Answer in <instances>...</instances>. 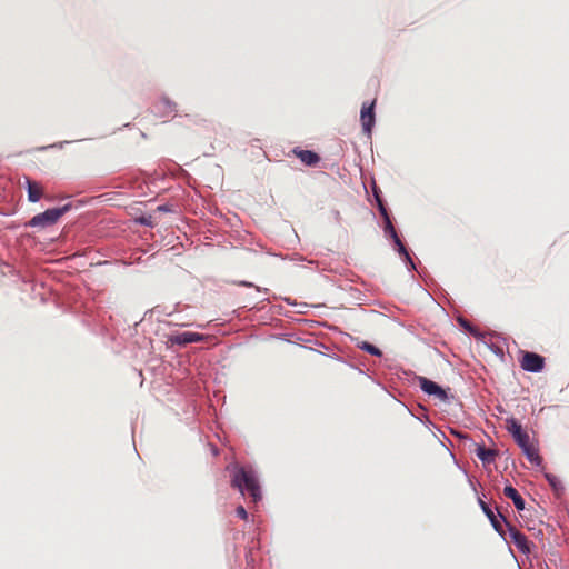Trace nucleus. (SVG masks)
<instances>
[{
    "label": "nucleus",
    "instance_id": "f257e3e1",
    "mask_svg": "<svg viewBox=\"0 0 569 569\" xmlns=\"http://www.w3.org/2000/svg\"><path fill=\"white\" fill-rule=\"evenodd\" d=\"M231 485L232 487L239 489L242 495L244 493V490H247L253 502H257L261 499L260 485L252 469L237 467L231 480Z\"/></svg>",
    "mask_w": 569,
    "mask_h": 569
},
{
    "label": "nucleus",
    "instance_id": "f03ea898",
    "mask_svg": "<svg viewBox=\"0 0 569 569\" xmlns=\"http://www.w3.org/2000/svg\"><path fill=\"white\" fill-rule=\"evenodd\" d=\"M70 209V204H66L61 208H51L44 212L38 213L32 217L27 223V227L31 228H47L56 224L60 218Z\"/></svg>",
    "mask_w": 569,
    "mask_h": 569
},
{
    "label": "nucleus",
    "instance_id": "7ed1b4c3",
    "mask_svg": "<svg viewBox=\"0 0 569 569\" xmlns=\"http://www.w3.org/2000/svg\"><path fill=\"white\" fill-rule=\"evenodd\" d=\"M506 522L508 529V539L521 551L522 553H530V542L527 537L520 532L515 526L509 523L506 518L500 515Z\"/></svg>",
    "mask_w": 569,
    "mask_h": 569
},
{
    "label": "nucleus",
    "instance_id": "20e7f679",
    "mask_svg": "<svg viewBox=\"0 0 569 569\" xmlns=\"http://www.w3.org/2000/svg\"><path fill=\"white\" fill-rule=\"evenodd\" d=\"M545 367V358L535 352H525L521 359V368L529 372H540Z\"/></svg>",
    "mask_w": 569,
    "mask_h": 569
},
{
    "label": "nucleus",
    "instance_id": "39448f33",
    "mask_svg": "<svg viewBox=\"0 0 569 569\" xmlns=\"http://www.w3.org/2000/svg\"><path fill=\"white\" fill-rule=\"evenodd\" d=\"M204 340V336L198 332H181L168 336V342L171 345L186 346L193 342H201Z\"/></svg>",
    "mask_w": 569,
    "mask_h": 569
},
{
    "label": "nucleus",
    "instance_id": "423d86ee",
    "mask_svg": "<svg viewBox=\"0 0 569 569\" xmlns=\"http://www.w3.org/2000/svg\"><path fill=\"white\" fill-rule=\"evenodd\" d=\"M507 430L512 435L519 447L526 446L530 441V436L522 429V426L516 419L507 420Z\"/></svg>",
    "mask_w": 569,
    "mask_h": 569
},
{
    "label": "nucleus",
    "instance_id": "0eeeda50",
    "mask_svg": "<svg viewBox=\"0 0 569 569\" xmlns=\"http://www.w3.org/2000/svg\"><path fill=\"white\" fill-rule=\"evenodd\" d=\"M418 381L421 390L425 391L426 393L435 396L436 398L442 401L447 400V392L436 382L427 379L426 377H419Z\"/></svg>",
    "mask_w": 569,
    "mask_h": 569
},
{
    "label": "nucleus",
    "instance_id": "6e6552de",
    "mask_svg": "<svg viewBox=\"0 0 569 569\" xmlns=\"http://www.w3.org/2000/svg\"><path fill=\"white\" fill-rule=\"evenodd\" d=\"M24 186L28 192V200L30 202H38L44 196V189L41 183L24 177Z\"/></svg>",
    "mask_w": 569,
    "mask_h": 569
},
{
    "label": "nucleus",
    "instance_id": "1a4fd4ad",
    "mask_svg": "<svg viewBox=\"0 0 569 569\" xmlns=\"http://www.w3.org/2000/svg\"><path fill=\"white\" fill-rule=\"evenodd\" d=\"M385 232L393 239L395 244L398 247L399 253L405 256L406 259L412 263L406 247L403 246V243L401 242L400 238L396 232V229L390 220V217H387V220H385Z\"/></svg>",
    "mask_w": 569,
    "mask_h": 569
},
{
    "label": "nucleus",
    "instance_id": "9d476101",
    "mask_svg": "<svg viewBox=\"0 0 569 569\" xmlns=\"http://www.w3.org/2000/svg\"><path fill=\"white\" fill-rule=\"evenodd\" d=\"M373 104H375L373 102L370 103L369 106L363 104L361 108V114H360L361 123H362L363 132H366L368 134L371 133V129L375 124Z\"/></svg>",
    "mask_w": 569,
    "mask_h": 569
},
{
    "label": "nucleus",
    "instance_id": "9b49d317",
    "mask_svg": "<svg viewBox=\"0 0 569 569\" xmlns=\"http://www.w3.org/2000/svg\"><path fill=\"white\" fill-rule=\"evenodd\" d=\"M292 152L296 154L297 158L300 159L302 163L309 167H315L320 161V157L310 150H301V149H293Z\"/></svg>",
    "mask_w": 569,
    "mask_h": 569
},
{
    "label": "nucleus",
    "instance_id": "f8f14e48",
    "mask_svg": "<svg viewBox=\"0 0 569 569\" xmlns=\"http://www.w3.org/2000/svg\"><path fill=\"white\" fill-rule=\"evenodd\" d=\"M479 503H480V507H481L482 511L485 512V515L490 520V523L492 525L495 530L499 535L505 537L503 526H502L501 521L498 519V517L495 515L492 509L485 501H482L481 499L479 500Z\"/></svg>",
    "mask_w": 569,
    "mask_h": 569
},
{
    "label": "nucleus",
    "instance_id": "ddd939ff",
    "mask_svg": "<svg viewBox=\"0 0 569 569\" xmlns=\"http://www.w3.org/2000/svg\"><path fill=\"white\" fill-rule=\"evenodd\" d=\"M503 495L512 500L517 510L521 511L525 509V500L516 488H513L512 486H506L503 488Z\"/></svg>",
    "mask_w": 569,
    "mask_h": 569
},
{
    "label": "nucleus",
    "instance_id": "4468645a",
    "mask_svg": "<svg viewBox=\"0 0 569 569\" xmlns=\"http://www.w3.org/2000/svg\"><path fill=\"white\" fill-rule=\"evenodd\" d=\"M476 455L483 463H491L497 457V451L487 449L483 445H477Z\"/></svg>",
    "mask_w": 569,
    "mask_h": 569
},
{
    "label": "nucleus",
    "instance_id": "2eb2a0df",
    "mask_svg": "<svg viewBox=\"0 0 569 569\" xmlns=\"http://www.w3.org/2000/svg\"><path fill=\"white\" fill-rule=\"evenodd\" d=\"M526 455L527 459L536 466L541 465V457L538 453L537 448L529 441L526 446L520 447Z\"/></svg>",
    "mask_w": 569,
    "mask_h": 569
},
{
    "label": "nucleus",
    "instance_id": "dca6fc26",
    "mask_svg": "<svg viewBox=\"0 0 569 569\" xmlns=\"http://www.w3.org/2000/svg\"><path fill=\"white\" fill-rule=\"evenodd\" d=\"M360 348L362 350H366L367 352H369L370 355L372 356H378L380 357L381 356V351L379 348H377L376 346L369 343V342H363Z\"/></svg>",
    "mask_w": 569,
    "mask_h": 569
},
{
    "label": "nucleus",
    "instance_id": "f3484780",
    "mask_svg": "<svg viewBox=\"0 0 569 569\" xmlns=\"http://www.w3.org/2000/svg\"><path fill=\"white\" fill-rule=\"evenodd\" d=\"M546 478L548 480V482L550 483V486L556 490V491H559V490H562V486H561V482L560 480L555 476V475H550V473H547L546 475Z\"/></svg>",
    "mask_w": 569,
    "mask_h": 569
},
{
    "label": "nucleus",
    "instance_id": "a211bd4d",
    "mask_svg": "<svg viewBox=\"0 0 569 569\" xmlns=\"http://www.w3.org/2000/svg\"><path fill=\"white\" fill-rule=\"evenodd\" d=\"M415 428L419 433H422L423 436H430L429 430L426 427H422L420 422L412 420Z\"/></svg>",
    "mask_w": 569,
    "mask_h": 569
},
{
    "label": "nucleus",
    "instance_id": "6ab92c4d",
    "mask_svg": "<svg viewBox=\"0 0 569 569\" xmlns=\"http://www.w3.org/2000/svg\"><path fill=\"white\" fill-rule=\"evenodd\" d=\"M377 201H378L380 214L383 217L385 220H387V217H389V214H388V211H387L385 204L378 197H377Z\"/></svg>",
    "mask_w": 569,
    "mask_h": 569
},
{
    "label": "nucleus",
    "instance_id": "aec40b11",
    "mask_svg": "<svg viewBox=\"0 0 569 569\" xmlns=\"http://www.w3.org/2000/svg\"><path fill=\"white\" fill-rule=\"evenodd\" d=\"M236 513L238 517H240L243 520H246L248 518V512L243 506H238L236 509Z\"/></svg>",
    "mask_w": 569,
    "mask_h": 569
},
{
    "label": "nucleus",
    "instance_id": "412c9836",
    "mask_svg": "<svg viewBox=\"0 0 569 569\" xmlns=\"http://www.w3.org/2000/svg\"><path fill=\"white\" fill-rule=\"evenodd\" d=\"M240 284L243 286V287H247V288L252 287V283L251 282H247V281H242Z\"/></svg>",
    "mask_w": 569,
    "mask_h": 569
}]
</instances>
